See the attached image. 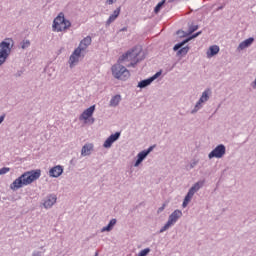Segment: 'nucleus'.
I'll return each mask as SVG.
<instances>
[{
  "instance_id": "nucleus-13",
  "label": "nucleus",
  "mask_w": 256,
  "mask_h": 256,
  "mask_svg": "<svg viewBox=\"0 0 256 256\" xmlns=\"http://www.w3.org/2000/svg\"><path fill=\"white\" fill-rule=\"evenodd\" d=\"M158 75H161V73L158 72L153 77L140 81L138 84V87H140V89H143V88L151 85V83H153V81H155V79H157Z\"/></svg>"
},
{
  "instance_id": "nucleus-24",
  "label": "nucleus",
  "mask_w": 256,
  "mask_h": 256,
  "mask_svg": "<svg viewBox=\"0 0 256 256\" xmlns=\"http://www.w3.org/2000/svg\"><path fill=\"white\" fill-rule=\"evenodd\" d=\"M151 252V249L145 248L142 251L139 252L138 256H147Z\"/></svg>"
},
{
  "instance_id": "nucleus-34",
  "label": "nucleus",
  "mask_w": 256,
  "mask_h": 256,
  "mask_svg": "<svg viewBox=\"0 0 256 256\" xmlns=\"http://www.w3.org/2000/svg\"><path fill=\"white\" fill-rule=\"evenodd\" d=\"M131 65H133V62H131Z\"/></svg>"
},
{
  "instance_id": "nucleus-14",
  "label": "nucleus",
  "mask_w": 256,
  "mask_h": 256,
  "mask_svg": "<svg viewBox=\"0 0 256 256\" xmlns=\"http://www.w3.org/2000/svg\"><path fill=\"white\" fill-rule=\"evenodd\" d=\"M91 42V36H87L83 40H81L79 47L77 49H80V51L83 52L87 49V47H89V45H91Z\"/></svg>"
},
{
  "instance_id": "nucleus-4",
  "label": "nucleus",
  "mask_w": 256,
  "mask_h": 256,
  "mask_svg": "<svg viewBox=\"0 0 256 256\" xmlns=\"http://www.w3.org/2000/svg\"><path fill=\"white\" fill-rule=\"evenodd\" d=\"M71 27V22L65 19V15L60 13L53 21V29L57 31V33L62 31H67Z\"/></svg>"
},
{
  "instance_id": "nucleus-11",
  "label": "nucleus",
  "mask_w": 256,
  "mask_h": 256,
  "mask_svg": "<svg viewBox=\"0 0 256 256\" xmlns=\"http://www.w3.org/2000/svg\"><path fill=\"white\" fill-rule=\"evenodd\" d=\"M119 137H121L120 132H116L115 134L110 135L104 142L103 147H105V149H109V147H111V145H113V143H115Z\"/></svg>"
},
{
  "instance_id": "nucleus-16",
  "label": "nucleus",
  "mask_w": 256,
  "mask_h": 256,
  "mask_svg": "<svg viewBox=\"0 0 256 256\" xmlns=\"http://www.w3.org/2000/svg\"><path fill=\"white\" fill-rule=\"evenodd\" d=\"M57 203V196L50 195L47 197V199L44 201V207L45 209H51L52 205H55Z\"/></svg>"
},
{
  "instance_id": "nucleus-17",
  "label": "nucleus",
  "mask_w": 256,
  "mask_h": 256,
  "mask_svg": "<svg viewBox=\"0 0 256 256\" xmlns=\"http://www.w3.org/2000/svg\"><path fill=\"white\" fill-rule=\"evenodd\" d=\"M91 151H93V144H85L81 150L82 157H87V155H91Z\"/></svg>"
},
{
  "instance_id": "nucleus-20",
  "label": "nucleus",
  "mask_w": 256,
  "mask_h": 256,
  "mask_svg": "<svg viewBox=\"0 0 256 256\" xmlns=\"http://www.w3.org/2000/svg\"><path fill=\"white\" fill-rule=\"evenodd\" d=\"M217 53H219V46H210L209 50L207 51V57H214V55H217Z\"/></svg>"
},
{
  "instance_id": "nucleus-1",
  "label": "nucleus",
  "mask_w": 256,
  "mask_h": 256,
  "mask_svg": "<svg viewBox=\"0 0 256 256\" xmlns=\"http://www.w3.org/2000/svg\"><path fill=\"white\" fill-rule=\"evenodd\" d=\"M141 54V49L134 48L131 51H128L126 54L122 55L119 60L118 64L112 66V75L115 79H120L121 81H127L131 74L129 70L125 68V66L120 65L123 61H134V63H138L139 55Z\"/></svg>"
},
{
  "instance_id": "nucleus-21",
  "label": "nucleus",
  "mask_w": 256,
  "mask_h": 256,
  "mask_svg": "<svg viewBox=\"0 0 256 256\" xmlns=\"http://www.w3.org/2000/svg\"><path fill=\"white\" fill-rule=\"evenodd\" d=\"M121 103V95H115L110 100V107H117Z\"/></svg>"
},
{
  "instance_id": "nucleus-8",
  "label": "nucleus",
  "mask_w": 256,
  "mask_h": 256,
  "mask_svg": "<svg viewBox=\"0 0 256 256\" xmlns=\"http://www.w3.org/2000/svg\"><path fill=\"white\" fill-rule=\"evenodd\" d=\"M225 153H226L225 145L220 144L209 153L208 157L209 159H213V157H215L216 159H221V157H223Z\"/></svg>"
},
{
  "instance_id": "nucleus-29",
  "label": "nucleus",
  "mask_w": 256,
  "mask_h": 256,
  "mask_svg": "<svg viewBox=\"0 0 256 256\" xmlns=\"http://www.w3.org/2000/svg\"><path fill=\"white\" fill-rule=\"evenodd\" d=\"M165 207H167V204H163L162 207L158 208V213H162V211H165Z\"/></svg>"
},
{
  "instance_id": "nucleus-22",
  "label": "nucleus",
  "mask_w": 256,
  "mask_h": 256,
  "mask_svg": "<svg viewBox=\"0 0 256 256\" xmlns=\"http://www.w3.org/2000/svg\"><path fill=\"white\" fill-rule=\"evenodd\" d=\"M116 223H117V220L116 219H112L107 226L102 228V232L111 231V229H113V226H115Z\"/></svg>"
},
{
  "instance_id": "nucleus-12",
  "label": "nucleus",
  "mask_w": 256,
  "mask_h": 256,
  "mask_svg": "<svg viewBox=\"0 0 256 256\" xmlns=\"http://www.w3.org/2000/svg\"><path fill=\"white\" fill-rule=\"evenodd\" d=\"M153 151V146L149 147L148 150H144L142 152H140L138 154V159L135 163V167H139V165H141V163L143 162V159H145V157H147V155L149 153H151Z\"/></svg>"
},
{
  "instance_id": "nucleus-26",
  "label": "nucleus",
  "mask_w": 256,
  "mask_h": 256,
  "mask_svg": "<svg viewBox=\"0 0 256 256\" xmlns=\"http://www.w3.org/2000/svg\"><path fill=\"white\" fill-rule=\"evenodd\" d=\"M187 41H189V40H184L182 43L176 44L174 46V51H179V49H181V47H183V45H185V43H187Z\"/></svg>"
},
{
  "instance_id": "nucleus-10",
  "label": "nucleus",
  "mask_w": 256,
  "mask_h": 256,
  "mask_svg": "<svg viewBox=\"0 0 256 256\" xmlns=\"http://www.w3.org/2000/svg\"><path fill=\"white\" fill-rule=\"evenodd\" d=\"M209 95H211L210 89H207L202 93V96L200 97L199 101L195 105V111H199V109H201L202 103H206V101H209Z\"/></svg>"
},
{
  "instance_id": "nucleus-28",
  "label": "nucleus",
  "mask_w": 256,
  "mask_h": 256,
  "mask_svg": "<svg viewBox=\"0 0 256 256\" xmlns=\"http://www.w3.org/2000/svg\"><path fill=\"white\" fill-rule=\"evenodd\" d=\"M197 29H199V26H197V25L190 26L189 33H195V31H197Z\"/></svg>"
},
{
  "instance_id": "nucleus-25",
  "label": "nucleus",
  "mask_w": 256,
  "mask_h": 256,
  "mask_svg": "<svg viewBox=\"0 0 256 256\" xmlns=\"http://www.w3.org/2000/svg\"><path fill=\"white\" fill-rule=\"evenodd\" d=\"M187 53H189V47L181 48V49L178 51V54H179V55H187Z\"/></svg>"
},
{
  "instance_id": "nucleus-6",
  "label": "nucleus",
  "mask_w": 256,
  "mask_h": 256,
  "mask_svg": "<svg viewBox=\"0 0 256 256\" xmlns=\"http://www.w3.org/2000/svg\"><path fill=\"white\" fill-rule=\"evenodd\" d=\"M182 215H183V212H181V210H175L169 216L167 223L160 229V233H164V231H167L169 227H172V225H175Z\"/></svg>"
},
{
  "instance_id": "nucleus-23",
  "label": "nucleus",
  "mask_w": 256,
  "mask_h": 256,
  "mask_svg": "<svg viewBox=\"0 0 256 256\" xmlns=\"http://www.w3.org/2000/svg\"><path fill=\"white\" fill-rule=\"evenodd\" d=\"M163 5H165V0H162L156 5V7L154 8V13H158L159 11H161V7H163Z\"/></svg>"
},
{
  "instance_id": "nucleus-3",
  "label": "nucleus",
  "mask_w": 256,
  "mask_h": 256,
  "mask_svg": "<svg viewBox=\"0 0 256 256\" xmlns=\"http://www.w3.org/2000/svg\"><path fill=\"white\" fill-rule=\"evenodd\" d=\"M13 45H15V42L11 38H6L0 43V65L7 60V57H9Z\"/></svg>"
},
{
  "instance_id": "nucleus-27",
  "label": "nucleus",
  "mask_w": 256,
  "mask_h": 256,
  "mask_svg": "<svg viewBox=\"0 0 256 256\" xmlns=\"http://www.w3.org/2000/svg\"><path fill=\"white\" fill-rule=\"evenodd\" d=\"M9 171H11L10 168L3 167L0 169V175H5V174L9 173Z\"/></svg>"
},
{
  "instance_id": "nucleus-33",
  "label": "nucleus",
  "mask_w": 256,
  "mask_h": 256,
  "mask_svg": "<svg viewBox=\"0 0 256 256\" xmlns=\"http://www.w3.org/2000/svg\"><path fill=\"white\" fill-rule=\"evenodd\" d=\"M2 121H5V116H0V124L2 123Z\"/></svg>"
},
{
  "instance_id": "nucleus-19",
  "label": "nucleus",
  "mask_w": 256,
  "mask_h": 256,
  "mask_svg": "<svg viewBox=\"0 0 256 256\" xmlns=\"http://www.w3.org/2000/svg\"><path fill=\"white\" fill-rule=\"evenodd\" d=\"M254 41H255V39L248 38L239 44L238 49L243 51V49H247V47H249V45H252Z\"/></svg>"
},
{
  "instance_id": "nucleus-18",
  "label": "nucleus",
  "mask_w": 256,
  "mask_h": 256,
  "mask_svg": "<svg viewBox=\"0 0 256 256\" xmlns=\"http://www.w3.org/2000/svg\"><path fill=\"white\" fill-rule=\"evenodd\" d=\"M121 13V8H117L116 10H114L113 14L109 16L108 20H107V25H111L113 23V21H115V19H117V17H119V14Z\"/></svg>"
},
{
  "instance_id": "nucleus-15",
  "label": "nucleus",
  "mask_w": 256,
  "mask_h": 256,
  "mask_svg": "<svg viewBox=\"0 0 256 256\" xmlns=\"http://www.w3.org/2000/svg\"><path fill=\"white\" fill-rule=\"evenodd\" d=\"M61 175H63V167L61 166H54L49 171L50 177H61Z\"/></svg>"
},
{
  "instance_id": "nucleus-5",
  "label": "nucleus",
  "mask_w": 256,
  "mask_h": 256,
  "mask_svg": "<svg viewBox=\"0 0 256 256\" xmlns=\"http://www.w3.org/2000/svg\"><path fill=\"white\" fill-rule=\"evenodd\" d=\"M93 113H95V105H92L88 109L84 110L80 115L79 120L83 121L85 124L93 125L95 123Z\"/></svg>"
},
{
  "instance_id": "nucleus-7",
  "label": "nucleus",
  "mask_w": 256,
  "mask_h": 256,
  "mask_svg": "<svg viewBox=\"0 0 256 256\" xmlns=\"http://www.w3.org/2000/svg\"><path fill=\"white\" fill-rule=\"evenodd\" d=\"M201 187H203V182L195 183L190 188V190L188 191V193L183 201L182 207H187V205H189V201H191V199H193V196L195 195V193H197V191H199V189H201Z\"/></svg>"
},
{
  "instance_id": "nucleus-2",
  "label": "nucleus",
  "mask_w": 256,
  "mask_h": 256,
  "mask_svg": "<svg viewBox=\"0 0 256 256\" xmlns=\"http://www.w3.org/2000/svg\"><path fill=\"white\" fill-rule=\"evenodd\" d=\"M39 177H41V171L39 169L24 172L10 184V189L12 191H17L21 189V187H27V185H31V183L37 181Z\"/></svg>"
},
{
  "instance_id": "nucleus-31",
  "label": "nucleus",
  "mask_w": 256,
  "mask_h": 256,
  "mask_svg": "<svg viewBox=\"0 0 256 256\" xmlns=\"http://www.w3.org/2000/svg\"><path fill=\"white\" fill-rule=\"evenodd\" d=\"M29 45V41L24 42V44L22 45V49H25V47H29Z\"/></svg>"
},
{
  "instance_id": "nucleus-9",
  "label": "nucleus",
  "mask_w": 256,
  "mask_h": 256,
  "mask_svg": "<svg viewBox=\"0 0 256 256\" xmlns=\"http://www.w3.org/2000/svg\"><path fill=\"white\" fill-rule=\"evenodd\" d=\"M81 48H76L72 55L70 56L69 63L70 67L73 68L77 63H79V59H81Z\"/></svg>"
},
{
  "instance_id": "nucleus-30",
  "label": "nucleus",
  "mask_w": 256,
  "mask_h": 256,
  "mask_svg": "<svg viewBox=\"0 0 256 256\" xmlns=\"http://www.w3.org/2000/svg\"><path fill=\"white\" fill-rule=\"evenodd\" d=\"M117 2V0H107L106 1V3L108 4V5H113V3H116Z\"/></svg>"
},
{
  "instance_id": "nucleus-32",
  "label": "nucleus",
  "mask_w": 256,
  "mask_h": 256,
  "mask_svg": "<svg viewBox=\"0 0 256 256\" xmlns=\"http://www.w3.org/2000/svg\"><path fill=\"white\" fill-rule=\"evenodd\" d=\"M199 35H201V32L196 33L195 35L192 36V39H195V37H198Z\"/></svg>"
}]
</instances>
